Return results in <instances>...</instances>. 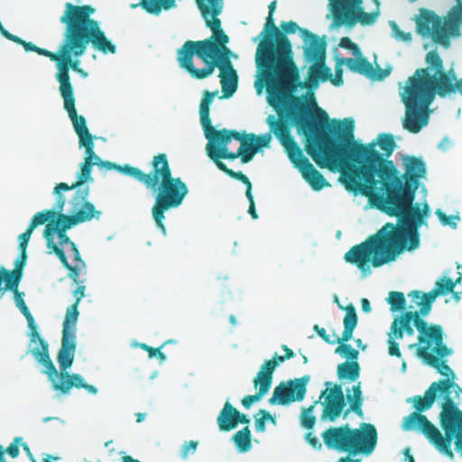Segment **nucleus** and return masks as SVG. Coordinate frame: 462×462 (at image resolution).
I'll list each match as a JSON object with an SVG mask.
<instances>
[{"label":"nucleus","instance_id":"obj_1","mask_svg":"<svg viewBox=\"0 0 462 462\" xmlns=\"http://www.w3.org/2000/svg\"><path fill=\"white\" fill-rule=\"evenodd\" d=\"M380 172L375 188L364 196L373 207L398 217L400 225L386 223L374 235L346 253V262L355 264L364 276L371 273L369 263L378 268L395 261L405 251L417 249L420 245L419 228L426 224L430 214L427 203L422 208L419 203H413L419 179L426 172L421 159L408 158L402 177L393 162H386Z\"/></svg>","mask_w":462,"mask_h":462},{"label":"nucleus","instance_id":"obj_2","mask_svg":"<svg viewBox=\"0 0 462 462\" xmlns=\"http://www.w3.org/2000/svg\"><path fill=\"white\" fill-rule=\"evenodd\" d=\"M307 137L305 150L320 168L344 167L342 182L348 191L365 195L375 188L381 168L393 154L396 143L391 134H380L376 140L363 144L354 141V120L337 122L329 131L320 132L318 125L302 117L298 122Z\"/></svg>","mask_w":462,"mask_h":462},{"label":"nucleus","instance_id":"obj_3","mask_svg":"<svg viewBox=\"0 0 462 462\" xmlns=\"http://www.w3.org/2000/svg\"><path fill=\"white\" fill-rule=\"evenodd\" d=\"M462 388L450 379L433 382L424 395L413 397L416 411L404 419L403 428H419L440 452L453 457L451 442L462 455V411L455 400L459 398Z\"/></svg>","mask_w":462,"mask_h":462},{"label":"nucleus","instance_id":"obj_4","mask_svg":"<svg viewBox=\"0 0 462 462\" xmlns=\"http://www.w3.org/2000/svg\"><path fill=\"white\" fill-rule=\"evenodd\" d=\"M336 73V77L331 79L330 69L325 65V61H314V64L309 68L306 80L302 81L300 69L293 58L271 70L270 73L258 78L254 84L255 88L260 92L263 87L266 88L268 103L277 112V116H268L267 125L270 126L271 117L274 120H281L284 124H291L289 119H292L299 129L303 132L298 122L300 118L305 117L316 123L320 132H325L323 127L328 123V114L324 110L317 108L318 120L310 119L303 114L306 109V105L302 101L304 97H297L294 93L299 88L313 91L319 87V81L324 82L328 79H331L335 86H340L343 84L342 69L337 67Z\"/></svg>","mask_w":462,"mask_h":462},{"label":"nucleus","instance_id":"obj_5","mask_svg":"<svg viewBox=\"0 0 462 462\" xmlns=\"http://www.w3.org/2000/svg\"><path fill=\"white\" fill-rule=\"evenodd\" d=\"M222 6V0H199V8L212 34L205 40L185 42L177 51V60L180 67L196 79L211 76L218 68L222 92L225 97H229L237 88L238 76L230 60L231 51L226 46L229 37L217 18Z\"/></svg>","mask_w":462,"mask_h":462},{"label":"nucleus","instance_id":"obj_6","mask_svg":"<svg viewBox=\"0 0 462 462\" xmlns=\"http://www.w3.org/2000/svg\"><path fill=\"white\" fill-rule=\"evenodd\" d=\"M95 9L91 5H65L60 23L66 25L61 42V56L57 64L56 79L60 83L59 91L63 98L64 109L69 119L84 117L77 113L69 69L81 72L79 58L87 51L88 45L102 53H115L116 47L100 29L98 22L91 18Z\"/></svg>","mask_w":462,"mask_h":462},{"label":"nucleus","instance_id":"obj_7","mask_svg":"<svg viewBox=\"0 0 462 462\" xmlns=\"http://www.w3.org/2000/svg\"><path fill=\"white\" fill-rule=\"evenodd\" d=\"M427 68L417 69L403 88L402 101L405 106L402 126L411 134H418L429 123V106L435 96L446 97L456 92L462 95V79H457L454 70H444L443 60L437 51L426 54Z\"/></svg>","mask_w":462,"mask_h":462},{"label":"nucleus","instance_id":"obj_8","mask_svg":"<svg viewBox=\"0 0 462 462\" xmlns=\"http://www.w3.org/2000/svg\"><path fill=\"white\" fill-rule=\"evenodd\" d=\"M88 199V189H79L70 200V215L60 214L56 221L46 224L43 236L51 253L58 256L57 250L64 251L60 246L67 245L71 250L73 260L79 259V250L66 232L74 226L101 217L102 212L96 209Z\"/></svg>","mask_w":462,"mask_h":462},{"label":"nucleus","instance_id":"obj_9","mask_svg":"<svg viewBox=\"0 0 462 462\" xmlns=\"http://www.w3.org/2000/svg\"><path fill=\"white\" fill-rule=\"evenodd\" d=\"M281 29L274 23L268 32H261L258 36L261 38L255 52L258 78L293 59L292 45L287 34L304 29L293 21L282 22Z\"/></svg>","mask_w":462,"mask_h":462},{"label":"nucleus","instance_id":"obj_10","mask_svg":"<svg viewBox=\"0 0 462 462\" xmlns=\"http://www.w3.org/2000/svg\"><path fill=\"white\" fill-rule=\"evenodd\" d=\"M419 307V310H408L395 318L391 324L390 330L398 339H402L404 333L408 336H413V326L418 330V347H427L435 345L434 351L440 356L448 353L447 348L442 345L443 328L439 324H429L421 317L427 316L424 313L422 305H415L411 301L409 309L412 310Z\"/></svg>","mask_w":462,"mask_h":462},{"label":"nucleus","instance_id":"obj_11","mask_svg":"<svg viewBox=\"0 0 462 462\" xmlns=\"http://www.w3.org/2000/svg\"><path fill=\"white\" fill-rule=\"evenodd\" d=\"M322 439L328 448L347 452L350 455H370L377 444V430L371 423H362L358 429L348 424L331 427L322 433Z\"/></svg>","mask_w":462,"mask_h":462},{"label":"nucleus","instance_id":"obj_12","mask_svg":"<svg viewBox=\"0 0 462 462\" xmlns=\"http://www.w3.org/2000/svg\"><path fill=\"white\" fill-rule=\"evenodd\" d=\"M254 140V134L244 136L236 130L222 129L214 132L209 138L206 145L207 155L214 156L216 160H235L240 157L243 163H247L258 152Z\"/></svg>","mask_w":462,"mask_h":462},{"label":"nucleus","instance_id":"obj_13","mask_svg":"<svg viewBox=\"0 0 462 462\" xmlns=\"http://www.w3.org/2000/svg\"><path fill=\"white\" fill-rule=\"evenodd\" d=\"M269 128L284 147L290 161L299 169L302 178L314 190L319 191L329 185L324 176L303 155L301 149L291 135V124H284L271 117Z\"/></svg>","mask_w":462,"mask_h":462},{"label":"nucleus","instance_id":"obj_14","mask_svg":"<svg viewBox=\"0 0 462 462\" xmlns=\"http://www.w3.org/2000/svg\"><path fill=\"white\" fill-rule=\"evenodd\" d=\"M462 21V3L454 6L448 19L442 20L433 11L421 10L416 20V30L422 37L431 40L445 48L450 44V36L459 34V23Z\"/></svg>","mask_w":462,"mask_h":462},{"label":"nucleus","instance_id":"obj_15","mask_svg":"<svg viewBox=\"0 0 462 462\" xmlns=\"http://www.w3.org/2000/svg\"><path fill=\"white\" fill-rule=\"evenodd\" d=\"M188 193L187 184L179 177L174 178L171 176L161 181L160 185H158V193L155 198V203L152 208V214L156 226L162 233H166V227L163 224L165 212L171 208L180 207Z\"/></svg>","mask_w":462,"mask_h":462},{"label":"nucleus","instance_id":"obj_16","mask_svg":"<svg viewBox=\"0 0 462 462\" xmlns=\"http://www.w3.org/2000/svg\"><path fill=\"white\" fill-rule=\"evenodd\" d=\"M74 131L79 137V143L80 147L85 148L86 156L84 158V162L80 166V172L78 175V180L69 185L65 182L58 183L57 191L60 189L64 190H72L76 189L75 193L79 189H85L83 184L91 180V169L94 165L101 164V159L95 153L94 148V139L95 137L89 133L88 128L87 126V121L85 117L70 119ZM88 189L89 188L87 187Z\"/></svg>","mask_w":462,"mask_h":462},{"label":"nucleus","instance_id":"obj_17","mask_svg":"<svg viewBox=\"0 0 462 462\" xmlns=\"http://www.w3.org/2000/svg\"><path fill=\"white\" fill-rule=\"evenodd\" d=\"M333 5V16L334 22L337 25L348 24L354 25L359 22L362 25L374 24L379 16V11L365 12L362 8H357L356 11L346 6L347 0H331ZM356 4H360L362 0H354Z\"/></svg>","mask_w":462,"mask_h":462},{"label":"nucleus","instance_id":"obj_18","mask_svg":"<svg viewBox=\"0 0 462 462\" xmlns=\"http://www.w3.org/2000/svg\"><path fill=\"white\" fill-rule=\"evenodd\" d=\"M310 380V376L306 374L300 378L280 383L274 388L273 395L269 399V403L272 405H288L294 402L302 401L305 397Z\"/></svg>","mask_w":462,"mask_h":462},{"label":"nucleus","instance_id":"obj_19","mask_svg":"<svg viewBox=\"0 0 462 462\" xmlns=\"http://www.w3.org/2000/svg\"><path fill=\"white\" fill-rule=\"evenodd\" d=\"M455 286L456 282H453L450 278H442L436 282L435 288L430 292L421 293L420 291H412L408 297L415 305H422L424 313H430L436 298L453 292Z\"/></svg>","mask_w":462,"mask_h":462},{"label":"nucleus","instance_id":"obj_20","mask_svg":"<svg viewBox=\"0 0 462 462\" xmlns=\"http://www.w3.org/2000/svg\"><path fill=\"white\" fill-rule=\"evenodd\" d=\"M340 309L346 310V315L343 319L344 331L341 337H337L336 340H331L330 336L327 334L324 328H319L318 325H314L313 329L317 334L327 343L335 344L349 341L353 337V332L357 326L358 317L356 314V308L353 304H348L345 308L339 304Z\"/></svg>","mask_w":462,"mask_h":462},{"label":"nucleus","instance_id":"obj_21","mask_svg":"<svg viewBox=\"0 0 462 462\" xmlns=\"http://www.w3.org/2000/svg\"><path fill=\"white\" fill-rule=\"evenodd\" d=\"M321 414L322 420L335 421L346 406L345 396L340 384H335L325 397Z\"/></svg>","mask_w":462,"mask_h":462},{"label":"nucleus","instance_id":"obj_22","mask_svg":"<svg viewBox=\"0 0 462 462\" xmlns=\"http://www.w3.org/2000/svg\"><path fill=\"white\" fill-rule=\"evenodd\" d=\"M152 172H144V185L148 189H156L161 181L171 177V170L165 153H159L152 160Z\"/></svg>","mask_w":462,"mask_h":462},{"label":"nucleus","instance_id":"obj_23","mask_svg":"<svg viewBox=\"0 0 462 462\" xmlns=\"http://www.w3.org/2000/svg\"><path fill=\"white\" fill-rule=\"evenodd\" d=\"M31 343L39 344V346H35L31 349V353L39 363L44 365V374H47L49 380L51 382L52 387L54 388V384L60 383V372L57 371L50 358L48 343L40 336L39 333L38 338L31 341Z\"/></svg>","mask_w":462,"mask_h":462},{"label":"nucleus","instance_id":"obj_24","mask_svg":"<svg viewBox=\"0 0 462 462\" xmlns=\"http://www.w3.org/2000/svg\"><path fill=\"white\" fill-rule=\"evenodd\" d=\"M442 345L448 350V353L446 355H438L434 351L435 345H431L430 346L427 347H417L416 355L427 365L437 369V371L439 374L443 375H448V374H452V371L450 367L446 364V362L443 361L442 359L450 356L452 354V350L445 344L444 335L442 336Z\"/></svg>","mask_w":462,"mask_h":462},{"label":"nucleus","instance_id":"obj_25","mask_svg":"<svg viewBox=\"0 0 462 462\" xmlns=\"http://www.w3.org/2000/svg\"><path fill=\"white\" fill-rule=\"evenodd\" d=\"M300 35L307 44L304 54L310 61H325L327 43L309 30H300Z\"/></svg>","mask_w":462,"mask_h":462},{"label":"nucleus","instance_id":"obj_26","mask_svg":"<svg viewBox=\"0 0 462 462\" xmlns=\"http://www.w3.org/2000/svg\"><path fill=\"white\" fill-rule=\"evenodd\" d=\"M217 94V91L210 92L208 90H205L199 105L200 123L204 130L205 137L208 139V141L213 136L214 132H219V130H217L212 125L209 116L210 105L212 104Z\"/></svg>","mask_w":462,"mask_h":462},{"label":"nucleus","instance_id":"obj_27","mask_svg":"<svg viewBox=\"0 0 462 462\" xmlns=\"http://www.w3.org/2000/svg\"><path fill=\"white\" fill-rule=\"evenodd\" d=\"M5 291H11L14 292L15 305L27 320L28 328H30V341H33L35 338H38V328L33 316L23 300V292L19 291L18 287L6 288V284L2 288L1 293L3 294Z\"/></svg>","mask_w":462,"mask_h":462},{"label":"nucleus","instance_id":"obj_28","mask_svg":"<svg viewBox=\"0 0 462 462\" xmlns=\"http://www.w3.org/2000/svg\"><path fill=\"white\" fill-rule=\"evenodd\" d=\"M76 337L62 336L61 347L59 350L57 360L60 372H66L73 364L76 352Z\"/></svg>","mask_w":462,"mask_h":462},{"label":"nucleus","instance_id":"obj_29","mask_svg":"<svg viewBox=\"0 0 462 462\" xmlns=\"http://www.w3.org/2000/svg\"><path fill=\"white\" fill-rule=\"evenodd\" d=\"M85 383L84 378L79 374H69L67 371L60 372V383L54 384V390L66 394L72 387L83 388Z\"/></svg>","mask_w":462,"mask_h":462},{"label":"nucleus","instance_id":"obj_30","mask_svg":"<svg viewBox=\"0 0 462 462\" xmlns=\"http://www.w3.org/2000/svg\"><path fill=\"white\" fill-rule=\"evenodd\" d=\"M236 409L229 402L224 404L217 416V425L222 431H230L236 428Z\"/></svg>","mask_w":462,"mask_h":462},{"label":"nucleus","instance_id":"obj_31","mask_svg":"<svg viewBox=\"0 0 462 462\" xmlns=\"http://www.w3.org/2000/svg\"><path fill=\"white\" fill-rule=\"evenodd\" d=\"M339 64H345L351 71L365 75L367 78H370L371 72L373 70V65L368 61L366 58L363 57L362 55L356 56V59H341Z\"/></svg>","mask_w":462,"mask_h":462},{"label":"nucleus","instance_id":"obj_32","mask_svg":"<svg viewBox=\"0 0 462 462\" xmlns=\"http://www.w3.org/2000/svg\"><path fill=\"white\" fill-rule=\"evenodd\" d=\"M58 258L61 262L64 268L69 271L68 277L73 281L74 283L79 284L81 282L79 281V273L82 269L86 268V263L82 260L81 255L79 254V260H73L75 264L72 265L69 263L68 258L64 251L57 250Z\"/></svg>","mask_w":462,"mask_h":462},{"label":"nucleus","instance_id":"obj_33","mask_svg":"<svg viewBox=\"0 0 462 462\" xmlns=\"http://www.w3.org/2000/svg\"><path fill=\"white\" fill-rule=\"evenodd\" d=\"M254 386L257 389V393L254 395H246L242 400V404L246 409H249L254 402L260 401L269 392L272 384L256 374L254 378Z\"/></svg>","mask_w":462,"mask_h":462},{"label":"nucleus","instance_id":"obj_34","mask_svg":"<svg viewBox=\"0 0 462 462\" xmlns=\"http://www.w3.org/2000/svg\"><path fill=\"white\" fill-rule=\"evenodd\" d=\"M217 165V169H219L221 171L225 172L229 177L238 180L241 182H243L246 186L245 190V196L251 197L252 194V183L249 180V178L244 174L242 171H235L231 169H229L221 160L222 159H217L214 156H208Z\"/></svg>","mask_w":462,"mask_h":462},{"label":"nucleus","instance_id":"obj_35","mask_svg":"<svg viewBox=\"0 0 462 462\" xmlns=\"http://www.w3.org/2000/svg\"><path fill=\"white\" fill-rule=\"evenodd\" d=\"M78 307L77 303H73L68 308L62 324V336L76 337V325L79 315Z\"/></svg>","mask_w":462,"mask_h":462},{"label":"nucleus","instance_id":"obj_36","mask_svg":"<svg viewBox=\"0 0 462 462\" xmlns=\"http://www.w3.org/2000/svg\"><path fill=\"white\" fill-rule=\"evenodd\" d=\"M140 5L148 14L158 15L162 10L176 7V0H140Z\"/></svg>","mask_w":462,"mask_h":462},{"label":"nucleus","instance_id":"obj_37","mask_svg":"<svg viewBox=\"0 0 462 462\" xmlns=\"http://www.w3.org/2000/svg\"><path fill=\"white\" fill-rule=\"evenodd\" d=\"M284 356H279L275 354L272 359L266 360L260 367V370L256 374L258 376L272 384L273 373L276 367L285 361Z\"/></svg>","mask_w":462,"mask_h":462},{"label":"nucleus","instance_id":"obj_38","mask_svg":"<svg viewBox=\"0 0 462 462\" xmlns=\"http://www.w3.org/2000/svg\"><path fill=\"white\" fill-rule=\"evenodd\" d=\"M360 375L357 361H346L337 365V376L340 380L356 381Z\"/></svg>","mask_w":462,"mask_h":462},{"label":"nucleus","instance_id":"obj_39","mask_svg":"<svg viewBox=\"0 0 462 462\" xmlns=\"http://www.w3.org/2000/svg\"><path fill=\"white\" fill-rule=\"evenodd\" d=\"M352 394H347V400L349 402V408L346 411L344 416L346 417L350 411L355 412L357 416H363V396L360 383L352 387Z\"/></svg>","mask_w":462,"mask_h":462},{"label":"nucleus","instance_id":"obj_40","mask_svg":"<svg viewBox=\"0 0 462 462\" xmlns=\"http://www.w3.org/2000/svg\"><path fill=\"white\" fill-rule=\"evenodd\" d=\"M233 441L240 452L249 451L252 448V435L249 428L246 426L235 433Z\"/></svg>","mask_w":462,"mask_h":462},{"label":"nucleus","instance_id":"obj_41","mask_svg":"<svg viewBox=\"0 0 462 462\" xmlns=\"http://www.w3.org/2000/svg\"><path fill=\"white\" fill-rule=\"evenodd\" d=\"M57 220L55 211L51 209L37 212L32 218L28 226L34 230L38 226Z\"/></svg>","mask_w":462,"mask_h":462},{"label":"nucleus","instance_id":"obj_42","mask_svg":"<svg viewBox=\"0 0 462 462\" xmlns=\"http://www.w3.org/2000/svg\"><path fill=\"white\" fill-rule=\"evenodd\" d=\"M387 302L390 304L391 311H402L406 309V299L402 292L391 291L387 298Z\"/></svg>","mask_w":462,"mask_h":462},{"label":"nucleus","instance_id":"obj_43","mask_svg":"<svg viewBox=\"0 0 462 462\" xmlns=\"http://www.w3.org/2000/svg\"><path fill=\"white\" fill-rule=\"evenodd\" d=\"M117 171L121 173L131 176L144 184V172L140 169L126 164L124 166L119 165V167H117Z\"/></svg>","mask_w":462,"mask_h":462},{"label":"nucleus","instance_id":"obj_44","mask_svg":"<svg viewBox=\"0 0 462 462\" xmlns=\"http://www.w3.org/2000/svg\"><path fill=\"white\" fill-rule=\"evenodd\" d=\"M340 345L336 348L335 353L339 354L350 361H356L358 358V351L353 348L350 345L345 344V342L339 343Z\"/></svg>","mask_w":462,"mask_h":462},{"label":"nucleus","instance_id":"obj_45","mask_svg":"<svg viewBox=\"0 0 462 462\" xmlns=\"http://www.w3.org/2000/svg\"><path fill=\"white\" fill-rule=\"evenodd\" d=\"M316 404L317 402H315L308 409H305L301 414V424L308 430H311L316 422V417L312 415V411Z\"/></svg>","mask_w":462,"mask_h":462},{"label":"nucleus","instance_id":"obj_46","mask_svg":"<svg viewBox=\"0 0 462 462\" xmlns=\"http://www.w3.org/2000/svg\"><path fill=\"white\" fill-rule=\"evenodd\" d=\"M259 413L262 415L261 418L255 420V429L258 432L265 431L266 420H271L273 424L276 423V419L269 411L265 410H260Z\"/></svg>","mask_w":462,"mask_h":462},{"label":"nucleus","instance_id":"obj_47","mask_svg":"<svg viewBox=\"0 0 462 462\" xmlns=\"http://www.w3.org/2000/svg\"><path fill=\"white\" fill-rule=\"evenodd\" d=\"M58 184L55 186L53 189V194L57 197L56 202L53 206L51 211H55V215L57 217L59 215L63 214L62 211L64 209V206L66 203V198L61 194L62 191H65L63 189H60L57 191Z\"/></svg>","mask_w":462,"mask_h":462},{"label":"nucleus","instance_id":"obj_48","mask_svg":"<svg viewBox=\"0 0 462 462\" xmlns=\"http://www.w3.org/2000/svg\"><path fill=\"white\" fill-rule=\"evenodd\" d=\"M436 215L443 226H449L452 228H457V221L460 219L458 216H448L441 209H437Z\"/></svg>","mask_w":462,"mask_h":462},{"label":"nucleus","instance_id":"obj_49","mask_svg":"<svg viewBox=\"0 0 462 462\" xmlns=\"http://www.w3.org/2000/svg\"><path fill=\"white\" fill-rule=\"evenodd\" d=\"M393 36L398 40L404 42H410L412 39L410 32H402L395 22L390 23Z\"/></svg>","mask_w":462,"mask_h":462},{"label":"nucleus","instance_id":"obj_50","mask_svg":"<svg viewBox=\"0 0 462 462\" xmlns=\"http://www.w3.org/2000/svg\"><path fill=\"white\" fill-rule=\"evenodd\" d=\"M398 338L395 337L390 330L388 334V352L390 356L401 357L402 354L399 348V344L396 342Z\"/></svg>","mask_w":462,"mask_h":462},{"label":"nucleus","instance_id":"obj_51","mask_svg":"<svg viewBox=\"0 0 462 462\" xmlns=\"http://www.w3.org/2000/svg\"><path fill=\"white\" fill-rule=\"evenodd\" d=\"M339 46L341 48L350 50L355 56H361L360 48L356 43L353 42L349 37L341 38Z\"/></svg>","mask_w":462,"mask_h":462},{"label":"nucleus","instance_id":"obj_52","mask_svg":"<svg viewBox=\"0 0 462 462\" xmlns=\"http://www.w3.org/2000/svg\"><path fill=\"white\" fill-rule=\"evenodd\" d=\"M276 5H277V1L276 0H273V2L270 3L269 5V14H268V16L266 17V21H265V23H264V26H263V29L261 32H268V30L273 26V24L275 23L274 22V18H273V13L276 9Z\"/></svg>","mask_w":462,"mask_h":462},{"label":"nucleus","instance_id":"obj_53","mask_svg":"<svg viewBox=\"0 0 462 462\" xmlns=\"http://www.w3.org/2000/svg\"><path fill=\"white\" fill-rule=\"evenodd\" d=\"M7 39L19 44V45H22L26 51H34L35 52L36 49L38 47L35 44H33L32 42H25L24 40H23L22 38H20L14 34H8Z\"/></svg>","mask_w":462,"mask_h":462},{"label":"nucleus","instance_id":"obj_54","mask_svg":"<svg viewBox=\"0 0 462 462\" xmlns=\"http://www.w3.org/2000/svg\"><path fill=\"white\" fill-rule=\"evenodd\" d=\"M23 440L22 437H15L13 442L5 448V453H7L12 458H15L19 455V447Z\"/></svg>","mask_w":462,"mask_h":462},{"label":"nucleus","instance_id":"obj_55","mask_svg":"<svg viewBox=\"0 0 462 462\" xmlns=\"http://www.w3.org/2000/svg\"><path fill=\"white\" fill-rule=\"evenodd\" d=\"M271 140H272V136H271L270 133L261 134V135L254 134V142L257 151L261 148L268 147Z\"/></svg>","mask_w":462,"mask_h":462},{"label":"nucleus","instance_id":"obj_56","mask_svg":"<svg viewBox=\"0 0 462 462\" xmlns=\"http://www.w3.org/2000/svg\"><path fill=\"white\" fill-rule=\"evenodd\" d=\"M32 232L33 230L30 226H28L25 232L19 236L18 239L20 251H26Z\"/></svg>","mask_w":462,"mask_h":462},{"label":"nucleus","instance_id":"obj_57","mask_svg":"<svg viewBox=\"0 0 462 462\" xmlns=\"http://www.w3.org/2000/svg\"><path fill=\"white\" fill-rule=\"evenodd\" d=\"M35 52L40 55L48 57L51 60L56 61L58 63L60 59V56H61V45L60 46L59 51L56 53L51 52V51H48L47 49H42L40 47H37Z\"/></svg>","mask_w":462,"mask_h":462},{"label":"nucleus","instance_id":"obj_58","mask_svg":"<svg viewBox=\"0 0 462 462\" xmlns=\"http://www.w3.org/2000/svg\"><path fill=\"white\" fill-rule=\"evenodd\" d=\"M197 446H198V443L194 440H189L188 442H185L180 449L181 457L186 458L189 453H194L197 449Z\"/></svg>","mask_w":462,"mask_h":462},{"label":"nucleus","instance_id":"obj_59","mask_svg":"<svg viewBox=\"0 0 462 462\" xmlns=\"http://www.w3.org/2000/svg\"><path fill=\"white\" fill-rule=\"evenodd\" d=\"M390 74V69H374L369 79L374 80H383Z\"/></svg>","mask_w":462,"mask_h":462},{"label":"nucleus","instance_id":"obj_60","mask_svg":"<svg viewBox=\"0 0 462 462\" xmlns=\"http://www.w3.org/2000/svg\"><path fill=\"white\" fill-rule=\"evenodd\" d=\"M78 287L73 291V297L75 298V302L79 306L81 299L85 296L86 286L81 282L77 284Z\"/></svg>","mask_w":462,"mask_h":462},{"label":"nucleus","instance_id":"obj_61","mask_svg":"<svg viewBox=\"0 0 462 462\" xmlns=\"http://www.w3.org/2000/svg\"><path fill=\"white\" fill-rule=\"evenodd\" d=\"M305 439L313 448L320 449L322 447L321 443L313 432L306 433Z\"/></svg>","mask_w":462,"mask_h":462},{"label":"nucleus","instance_id":"obj_62","mask_svg":"<svg viewBox=\"0 0 462 462\" xmlns=\"http://www.w3.org/2000/svg\"><path fill=\"white\" fill-rule=\"evenodd\" d=\"M249 200V208H248V213L249 215L252 217V218L254 219H256L258 218V215L256 213V209H255V204H254V197H253V194H251V197H246Z\"/></svg>","mask_w":462,"mask_h":462},{"label":"nucleus","instance_id":"obj_63","mask_svg":"<svg viewBox=\"0 0 462 462\" xmlns=\"http://www.w3.org/2000/svg\"><path fill=\"white\" fill-rule=\"evenodd\" d=\"M236 426L238 425V423H242V424H248L250 422V420L248 419V417L243 413H241L240 411H238L236 410Z\"/></svg>","mask_w":462,"mask_h":462},{"label":"nucleus","instance_id":"obj_64","mask_svg":"<svg viewBox=\"0 0 462 462\" xmlns=\"http://www.w3.org/2000/svg\"><path fill=\"white\" fill-rule=\"evenodd\" d=\"M139 346H140V347L143 350H144V351H146L148 353V356H149L150 358L155 357V351L156 350H155L154 347H152V346H148V345H146L144 343H141Z\"/></svg>","mask_w":462,"mask_h":462}]
</instances>
